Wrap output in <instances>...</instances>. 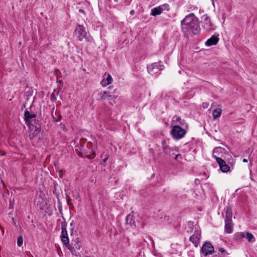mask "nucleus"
Instances as JSON below:
<instances>
[{"mask_svg":"<svg viewBox=\"0 0 257 257\" xmlns=\"http://www.w3.org/2000/svg\"><path fill=\"white\" fill-rule=\"evenodd\" d=\"M245 237V232H238L234 234V239L236 241H241V240Z\"/></svg>","mask_w":257,"mask_h":257,"instance_id":"f3484780","label":"nucleus"},{"mask_svg":"<svg viewBox=\"0 0 257 257\" xmlns=\"http://www.w3.org/2000/svg\"><path fill=\"white\" fill-rule=\"evenodd\" d=\"M113 102L114 103V100H112V101H110V104H111L112 105H113Z\"/></svg>","mask_w":257,"mask_h":257,"instance_id":"ea45409f","label":"nucleus"},{"mask_svg":"<svg viewBox=\"0 0 257 257\" xmlns=\"http://www.w3.org/2000/svg\"><path fill=\"white\" fill-rule=\"evenodd\" d=\"M51 100L52 101H55L56 99V98L55 97V95L54 93H52L50 96Z\"/></svg>","mask_w":257,"mask_h":257,"instance_id":"cd10ccee","label":"nucleus"},{"mask_svg":"<svg viewBox=\"0 0 257 257\" xmlns=\"http://www.w3.org/2000/svg\"><path fill=\"white\" fill-rule=\"evenodd\" d=\"M185 134V130L181 127L179 124L174 126L171 130L172 136L176 139H181L184 136Z\"/></svg>","mask_w":257,"mask_h":257,"instance_id":"0eeeda50","label":"nucleus"},{"mask_svg":"<svg viewBox=\"0 0 257 257\" xmlns=\"http://www.w3.org/2000/svg\"><path fill=\"white\" fill-rule=\"evenodd\" d=\"M205 45L207 46H209V39H208L206 42H205Z\"/></svg>","mask_w":257,"mask_h":257,"instance_id":"72a5a7b5","label":"nucleus"},{"mask_svg":"<svg viewBox=\"0 0 257 257\" xmlns=\"http://www.w3.org/2000/svg\"><path fill=\"white\" fill-rule=\"evenodd\" d=\"M182 28L185 33L190 35H197L199 33L200 28L197 20L193 14L186 16L181 21Z\"/></svg>","mask_w":257,"mask_h":257,"instance_id":"f257e3e1","label":"nucleus"},{"mask_svg":"<svg viewBox=\"0 0 257 257\" xmlns=\"http://www.w3.org/2000/svg\"><path fill=\"white\" fill-rule=\"evenodd\" d=\"M70 225H71V226H72L73 225V222L71 223Z\"/></svg>","mask_w":257,"mask_h":257,"instance_id":"49530a36","label":"nucleus"},{"mask_svg":"<svg viewBox=\"0 0 257 257\" xmlns=\"http://www.w3.org/2000/svg\"><path fill=\"white\" fill-rule=\"evenodd\" d=\"M246 238L248 241L249 242H254L255 241V238L254 236L249 232H245V237Z\"/></svg>","mask_w":257,"mask_h":257,"instance_id":"6ab92c4d","label":"nucleus"},{"mask_svg":"<svg viewBox=\"0 0 257 257\" xmlns=\"http://www.w3.org/2000/svg\"><path fill=\"white\" fill-rule=\"evenodd\" d=\"M134 13V11H132L131 12V14H132V13Z\"/></svg>","mask_w":257,"mask_h":257,"instance_id":"de8ad7c7","label":"nucleus"},{"mask_svg":"<svg viewBox=\"0 0 257 257\" xmlns=\"http://www.w3.org/2000/svg\"><path fill=\"white\" fill-rule=\"evenodd\" d=\"M67 223L65 221L61 222V240L64 244H68L69 243V238L66 230Z\"/></svg>","mask_w":257,"mask_h":257,"instance_id":"9b49d317","label":"nucleus"},{"mask_svg":"<svg viewBox=\"0 0 257 257\" xmlns=\"http://www.w3.org/2000/svg\"><path fill=\"white\" fill-rule=\"evenodd\" d=\"M85 140H82L80 142V153L81 156H82L83 154H85L87 158L89 159H93L94 158L95 155V151L91 149L92 147V144L90 142H88L87 143V148L89 149V150H87L84 147Z\"/></svg>","mask_w":257,"mask_h":257,"instance_id":"20e7f679","label":"nucleus"},{"mask_svg":"<svg viewBox=\"0 0 257 257\" xmlns=\"http://www.w3.org/2000/svg\"><path fill=\"white\" fill-rule=\"evenodd\" d=\"M201 253L204 256H206L209 253V242H206L201 248Z\"/></svg>","mask_w":257,"mask_h":257,"instance_id":"2eb2a0df","label":"nucleus"},{"mask_svg":"<svg viewBox=\"0 0 257 257\" xmlns=\"http://www.w3.org/2000/svg\"><path fill=\"white\" fill-rule=\"evenodd\" d=\"M75 32L78 40L82 41L84 39H87V32L83 26L78 25L75 30Z\"/></svg>","mask_w":257,"mask_h":257,"instance_id":"6e6552de","label":"nucleus"},{"mask_svg":"<svg viewBox=\"0 0 257 257\" xmlns=\"http://www.w3.org/2000/svg\"><path fill=\"white\" fill-rule=\"evenodd\" d=\"M163 151L165 153L169 155L170 156L175 155V153L173 152V151L170 148L168 147V146H163Z\"/></svg>","mask_w":257,"mask_h":257,"instance_id":"aec40b11","label":"nucleus"},{"mask_svg":"<svg viewBox=\"0 0 257 257\" xmlns=\"http://www.w3.org/2000/svg\"><path fill=\"white\" fill-rule=\"evenodd\" d=\"M133 215L128 214L126 217V222L131 226H135V222L133 219Z\"/></svg>","mask_w":257,"mask_h":257,"instance_id":"a211bd4d","label":"nucleus"},{"mask_svg":"<svg viewBox=\"0 0 257 257\" xmlns=\"http://www.w3.org/2000/svg\"><path fill=\"white\" fill-rule=\"evenodd\" d=\"M113 102L114 103V100H112V101H110V104H111L112 105H113Z\"/></svg>","mask_w":257,"mask_h":257,"instance_id":"a19ab883","label":"nucleus"},{"mask_svg":"<svg viewBox=\"0 0 257 257\" xmlns=\"http://www.w3.org/2000/svg\"><path fill=\"white\" fill-rule=\"evenodd\" d=\"M211 1H212V5L214 7H215V4H214L215 0H211Z\"/></svg>","mask_w":257,"mask_h":257,"instance_id":"c9c22d12","label":"nucleus"},{"mask_svg":"<svg viewBox=\"0 0 257 257\" xmlns=\"http://www.w3.org/2000/svg\"><path fill=\"white\" fill-rule=\"evenodd\" d=\"M111 81H101V85L103 87H105L107 85L110 84Z\"/></svg>","mask_w":257,"mask_h":257,"instance_id":"393cba45","label":"nucleus"},{"mask_svg":"<svg viewBox=\"0 0 257 257\" xmlns=\"http://www.w3.org/2000/svg\"><path fill=\"white\" fill-rule=\"evenodd\" d=\"M112 96L109 95L107 92H104L102 95L101 96V99H108L111 100Z\"/></svg>","mask_w":257,"mask_h":257,"instance_id":"4be33fe9","label":"nucleus"},{"mask_svg":"<svg viewBox=\"0 0 257 257\" xmlns=\"http://www.w3.org/2000/svg\"><path fill=\"white\" fill-rule=\"evenodd\" d=\"M79 11L80 12H81V13H85L84 11L82 9H79Z\"/></svg>","mask_w":257,"mask_h":257,"instance_id":"e433bc0d","label":"nucleus"},{"mask_svg":"<svg viewBox=\"0 0 257 257\" xmlns=\"http://www.w3.org/2000/svg\"><path fill=\"white\" fill-rule=\"evenodd\" d=\"M202 19L204 21H206L208 19V17L207 16H204L203 17H202Z\"/></svg>","mask_w":257,"mask_h":257,"instance_id":"7c9ffc66","label":"nucleus"},{"mask_svg":"<svg viewBox=\"0 0 257 257\" xmlns=\"http://www.w3.org/2000/svg\"><path fill=\"white\" fill-rule=\"evenodd\" d=\"M214 252V247L210 243V254H212Z\"/></svg>","mask_w":257,"mask_h":257,"instance_id":"bb28decb","label":"nucleus"},{"mask_svg":"<svg viewBox=\"0 0 257 257\" xmlns=\"http://www.w3.org/2000/svg\"><path fill=\"white\" fill-rule=\"evenodd\" d=\"M114 1H115V2H117V0H114Z\"/></svg>","mask_w":257,"mask_h":257,"instance_id":"8fccbe9b","label":"nucleus"},{"mask_svg":"<svg viewBox=\"0 0 257 257\" xmlns=\"http://www.w3.org/2000/svg\"><path fill=\"white\" fill-rule=\"evenodd\" d=\"M111 88V86H109L108 88L110 89Z\"/></svg>","mask_w":257,"mask_h":257,"instance_id":"09e8293b","label":"nucleus"},{"mask_svg":"<svg viewBox=\"0 0 257 257\" xmlns=\"http://www.w3.org/2000/svg\"><path fill=\"white\" fill-rule=\"evenodd\" d=\"M222 112V109L220 107H217L213 110L212 112V116L214 119H216L217 118L220 117Z\"/></svg>","mask_w":257,"mask_h":257,"instance_id":"dca6fc26","label":"nucleus"},{"mask_svg":"<svg viewBox=\"0 0 257 257\" xmlns=\"http://www.w3.org/2000/svg\"><path fill=\"white\" fill-rule=\"evenodd\" d=\"M38 120H37L36 119V118H34V120H33V124H31L32 125V126L31 127V128H35V126L37 125V126H40L39 125H38Z\"/></svg>","mask_w":257,"mask_h":257,"instance_id":"a878e982","label":"nucleus"},{"mask_svg":"<svg viewBox=\"0 0 257 257\" xmlns=\"http://www.w3.org/2000/svg\"><path fill=\"white\" fill-rule=\"evenodd\" d=\"M163 6H159L158 7L153 9L151 11V15L154 16H156L158 15H160L163 11Z\"/></svg>","mask_w":257,"mask_h":257,"instance_id":"4468645a","label":"nucleus"},{"mask_svg":"<svg viewBox=\"0 0 257 257\" xmlns=\"http://www.w3.org/2000/svg\"><path fill=\"white\" fill-rule=\"evenodd\" d=\"M214 150H213V153H212V156H213V157H214Z\"/></svg>","mask_w":257,"mask_h":257,"instance_id":"a18cd8bd","label":"nucleus"},{"mask_svg":"<svg viewBox=\"0 0 257 257\" xmlns=\"http://www.w3.org/2000/svg\"><path fill=\"white\" fill-rule=\"evenodd\" d=\"M174 123H178L180 125L183 126L185 123L184 120H182L180 117H177L175 119L173 120Z\"/></svg>","mask_w":257,"mask_h":257,"instance_id":"412c9836","label":"nucleus"},{"mask_svg":"<svg viewBox=\"0 0 257 257\" xmlns=\"http://www.w3.org/2000/svg\"><path fill=\"white\" fill-rule=\"evenodd\" d=\"M162 62L154 63L147 67L148 71L152 75L159 74L160 72L164 69V66L161 64Z\"/></svg>","mask_w":257,"mask_h":257,"instance_id":"423d86ee","label":"nucleus"},{"mask_svg":"<svg viewBox=\"0 0 257 257\" xmlns=\"http://www.w3.org/2000/svg\"><path fill=\"white\" fill-rule=\"evenodd\" d=\"M71 230V235H72V233H73V228H72Z\"/></svg>","mask_w":257,"mask_h":257,"instance_id":"79ce46f5","label":"nucleus"},{"mask_svg":"<svg viewBox=\"0 0 257 257\" xmlns=\"http://www.w3.org/2000/svg\"><path fill=\"white\" fill-rule=\"evenodd\" d=\"M42 137V133L40 126H35V128H31V131L29 135V138L31 140H39Z\"/></svg>","mask_w":257,"mask_h":257,"instance_id":"1a4fd4ad","label":"nucleus"},{"mask_svg":"<svg viewBox=\"0 0 257 257\" xmlns=\"http://www.w3.org/2000/svg\"><path fill=\"white\" fill-rule=\"evenodd\" d=\"M219 40V34L215 33L210 38V46L216 45Z\"/></svg>","mask_w":257,"mask_h":257,"instance_id":"ddd939ff","label":"nucleus"},{"mask_svg":"<svg viewBox=\"0 0 257 257\" xmlns=\"http://www.w3.org/2000/svg\"><path fill=\"white\" fill-rule=\"evenodd\" d=\"M36 115L35 114H31L28 110H26L24 113V118L26 123L30 125L33 124L34 118H36Z\"/></svg>","mask_w":257,"mask_h":257,"instance_id":"f8f14e48","label":"nucleus"},{"mask_svg":"<svg viewBox=\"0 0 257 257\" xmlns=\"http://www.w3.org/2000/svg\"><path fill=\"white\" fill-rule=\"evenodd\" d=\"M180 156V154L176 155V156H175V160L177 161L178 160V157Z\"/></svg>","mask_w":257,"mask_h":257,"instance_id":"2f4dec72","label":"nucleus"},{"mask_svg":"<svg viewBox=\"0 0 257 257\" xmlns=\"http://www.w3.org/2000/svg\"><path fill=\"white\" fill-rule=\"evenodd\" d=\"M242 161L244 163H247L248 162V160L246 159H243Z\"/></svg>","mask_w":257,"mask_h":257,"instance_id":"f704fd0d","label":"nucleus"},{"mask_svg":"<svg viewBox=\"0 0 257 257\" xmlns=\"http://www.w3.org/2000/svg\"><path fill=\"white\" fill-rule=\"evenodd\" d=\"M216 162L219 165L220 170L223 173H227L230 171V167L226 163L224 160L219 157L215 156Z\"/></svg>","mask_w":257,"mask_h":257,"instance_id":"9d476101","label":"nucleus"},{"mask_svg":"<svg viewBox=\"0 0 257 257\" xmlns=\"http://www.w3.org/2000/svg\"><path fill=\"white\" fill-rule=\"evenodd\" d=\"M225 214L224 217V231L228 234H230L233 232L234 224L232 222V210L231 206H226L223 212L222 213V215L223 216Z\"/></svg>","mask_w":257,"mask_h":257,"instance_id":"f03ea898","label":"nucleus"},{"mask_svg":"<svg viewBox=\"0 0 257 257\" xmlns=\"http://www.w3.org/2000/svg\"><path fill=\"white\" fill-rule=\"evenodd\" d=\"M199 183V180L197 179H195V183L197 184Z\"/></svg>","mask_w":257,"mask_h":257,"instance_id":"473e14b6","label":"nucleus"},{"mask_svg":"<svg viewBox=\"0 0 257 257\" xmlns=\"http://www.w3.org/2000/svg\"><path fill=\"white\" fill-rule=\"evenodd\" d=\"M112 78L109 74L107 73H104L102 80H112Z\"/></svg>","mask_w":257,"mask_h":257,"instance_id":"5701e85b","label":"nucleus"},{"mask_svg":"<svg viewBox=\"0 0 257 257\" xmlns=\"http://www.w3.org/2000/svg\"><path fill=\"white\" fill-rule=\"evenodd\" d=\"M23 242V238L22 236H19L18 238L17 244L19 246H22Z\"/></svg>","mask_w":257,"mask_h":257,"instance_id":"b1692460","label":"nucleus"},{"mask_svg":"<svg viewBox=\"0 0 257 257\" xmlns=\"http://www.w3.org/2000/svg\"><path fill=\"white\" fill-rule=\"evenodd\" d=\"M107 158H105L103 160V162L104 163L106 161Z\"/></svg>","mask_w":257,"mask_h":257,"instance_id":"58836bf2","label":"nucleus"},{"mask_svg":"<svg viewBox=\"0 0 257 257\" xmlns=\"http://www.w3.org/2000/svg\"><path fill=\"white\" fill-rule=\"evenodd\" d=\"M250 179L252 181H255L252 178H251V177H250Z\"/></svg>","mask_w":257,"mask_h":257,"instance_id":"c03bdc74","label":"nucleus"},{"mask_svg":"<svg viewBox=\"0 0 257 257\" xmlns=\"http://www.w3.org/2000/svg\"><path fill=\"white\" fill-rule=\"evenodd\" d=\"M66 199H67V203L70 205V201H71V199L67 195H66Z\"/></svg>","mask_w":257,"mask_h":257,"instance_id":"c756f323","label":"nucleus"},{"mask_svg":"<svg viewBox=\"0 0 257 257\" xmlns=\"http://www.w3.org/2000/svg\"><path fill=\"white\" fill-rule=\"evenodd\" d=\"M218 250L221 253H223L224 252H225V250L222 247L219 248Z\"/></svg>","mask_w":257,"mask_h":257,"instance_id":"c85d7f7f","label":"nucleus"},{"mask_svg":"<svg viewBox=\"0 0 257 257\" xmlns=\"http://www.w3.org/2000/svg\"><path fill=\"white\" fill-rule=\"evenodd\" d=\"M203 106L204 108H206L207 107V105L205 104H203Z\"/></svg>","mask_w":257,"mask_h":257,"instance_id":"4c0bfd02","label":"nucleus"},{"mask_svg":"<svg viewBox=\"0 0 257 257\" xmlns=\"http://www.w3.org/2000/svg\"><path fill=\"white\" fill-rule=\"evenodd\" d=\"M81 247V244L78 237H76L75 239H72L71 243L68 245L69 250L72 254L76 256L79 255V250H80Z\"/></svg>","mask_w":257,"mask_h":257,"instance_id":"39448f33","label":"nucleus"},{"mask_svg":"<svg viewBox=\"0 0 257 257\" xmlns=\"http://www.w3.org/2000/svg\"><path fill=\"white\" fill-rule=\"evenodd\" d=\"M185 229L187 232H191L194 229V233L190 237L189 240L195 247H197L199 244L201 234L199 227L196 225H194V222L190 221L188 222Z\"/></svg>","mask_w":257,"mask_h":257,"instance_id":"7ed1b4c3","label":"nucleus"},{"mask_svg":"<svg viewBox=\"0 0 257 257\" xmlns=\"http://www.w3.org/2000/svg\"><path fill=\"white\" fill-rule=\"evenodd\" d=\"M215 106V103H212L211 107H212L213 106Z\"/></svg>","mask_w":257,"mask_h":257,"instance_id":"37998d69","label":"nucleus"}]
</instances>
